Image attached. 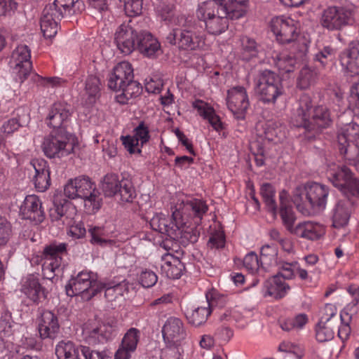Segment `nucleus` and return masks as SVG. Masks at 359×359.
Here are the masks:
<instances>
[{"mask_svg":"<svg viewBox=\"0 0 359 359\" xmlns=\"http://www.w3.org/2000/svg\"><path fill=\"white\" fill-rule=\"evenodd\" d=\"M353 20V11L343 6H332L324 9L321 13L320 23L329 30H341L351 25Z\"/></svg>","mask_w":359,"mask_h":359,"instance_id":"nucleus-13","label":"nucleus"},{"mask_svg":"<svg viewBox=\"0 0 359 359\" xmlns=\"http://www.w3.org/2000/svg\"><path fill=\"white\" fill-rule=\"evenodd\" d=\"M165 41L185 50H194L205 45L204 36L196 32L193 27L173 29L166 34Z\"/></svg>","mask_w":359,"mask_h":359,"instance_id":"nucleus-14","label":"nucleus"},{"mask_svg":"<svg viewBox=\"0 0 359 359\" xmlns=\"http://www.w3.org/2000/svg\"><path fill=\"white\" fill-rule=\"evenodd\" d=\"M67 132H52L44 138L42 149L47 157H64L70 154L80 155L79 145L69 141Z\"/></svg>","mask_w":359,"mask_h":359,"instance_id":"nucleus-10","label":"nucleus"},{"mask_svg":"<svg viewBox=\"0 0 359 359\" xmlns=\"http://www.w3.org/2000/svg\"><path fill=\"white\" fill-rule=\"evenodd\" d=\"M358 303L359 299H352V301L344 307L340 314V318L342 322L345 320V318L348 320H351L352 316L358 312Z\"/></svg>","mask_w":359,"mask_h":359,"instance_id":"nucleus-62","label":"nucleus"},{"mask_svg":"<svg viewBox=\"0 0 359 359\" xmlns=\"http://www.w3.org/2000/svg\"><path fill=\"white\" fill-rule=\"evenodd\" d=\"M340 63L351 76L359 74V41H351L339 56Z\"/></svg>","mask_w":359,"mask_h":359,"instance_id":"nucleus-23","label":"nucleus"},{"mask_svg":"<svg viewBox=\"0 0 359 359\" xmlns=\"http://www.w3.org/2000/svg\"><path fill=\"white\" fill-rule=\"evenodd\" d=\"M160 264L162 274L171 279L180 278L184 269L181 260L169 252L162 255Z\"/></svg>","mask_w":359,"mask_h":359,"instance_id":"nucleus-28","label":"nucleus"},{"mask_svg":"<svg viewBox=\"0 0 359 359\" xmlns=\"http://www.w3.org/2000/svg\"><path fill=\"white\" fill-rule=\"evenodd\" d=\"M334 332L329 323L319 322L316 330V337L319 342H325L333 339Z\"/></svg>","mask_w":359,"mask_h":359,"instance_id":"nucleus-52","label":"nucleus"},{"mask_svg":"<svg viewBox=\"0 0 359 359\" xmlns=\"http://www.w3.org/2000/svg\"><path fill=\"white\" fill-rule=\"evenodd\" d=\"M63 17V11H60L53 3L48 4L43 8L41 17V29L46 38L55 36L58 29V22Z\"/></svg>","mask_w":359,"mask_h":359,"instance_id":"nucleus-17","label":"nucleus"},{"mask_svg":"<svg viewBox=\"0 0 359 359\" xmlns=\"http://www.w3.org/2000/svg\"><path fill=\"white\" fill-rule=\"evenodd\" d=\"M100 187L106 197H116L122 202H132L136 194L131 179L114 173L104 175Z\"/></svg>","mask_w":359,"mask_h":359,"instance_id":"nucleus-8","label":"nucleus"},{"mask_svg":"<svg viewBox=\"0 0 359 359\" xmlns=\"http://www.w3.org/2000/svg\"><path fill=\"white\" fill-rule=\"evenodd\" d=\"M140 338V330L137 328L132 327L130 328L124 334L121 344L124 347L128 348L129 350L135 351Z\"/></svg>","mask_w":359,"mask_h":359,"instance_id":"nucleus-50","label":"nucleus"},{"mask_svg":"<svg viewBox=\"0 0 359 359\" xmlns=\"http://www.w3.org/2000/svg\"><path fill=\"white\" fill-rule=\"evenodd\" d=\"M328 166L332 184L347 198L355 197L359 201V181L349 168L332 163H330Z\"/></svg>","mask_w":359,"mask_h":359,"instance_id":"nucleus-11","label":"nucleus"},{"mask_svg":"<svg viewBox=\"0 0 359 359\" xmlns=\"http://www.w3.org/2000/svg\"><path fill=\"white\" fill-rule=\"evenodd\" d=\"M353 204L350 197L337 201L332 211V226L334 228H341L348 224Z\"/></svg>","mask_w":359,"mask_h":359,"instance_id":"nucleus-27","label":"nucleus"},{"mask_svg":"<svg viewBox=\"0 0 359 359\" xmlns=\"http://www.w3.org/2000/svg\"><path fill=\"white\" fill-rule=\"evenodd\" d=\"M243 57L245 60H250L252 57H256L258 53L257 44L256 41L247 36L241 39Z\"/></svg>","mask_w":359,"mask_h":359,"instance_id":"nucleus-47","label":"nucleus"},{"mask_svg":"<svg viewBox=\"0 0 359 359\" xmlns=\"http://www.w3.org/2000/svg\"><path fill=\"white\" fill-rule=\"evenodd\" d=\"M196 16L205 24L206 31L212 35H219L229 27V19L222 13V8L215 2H203L198 6Z\"/></svg>","mask_w":359,"mask_h":359,"instance_id":"nucleus-9","label":"nucleus"},{"mask_svg":"<svg viewBox=\"0 0 359 359\" xmlns=\"http://www.w3.org/2000/svg\"><path fill=\"white\" fill-rule=\"evenodd\" d=\"M347 99L350 109H359V81L352 86Z\"/></svg>","mask_w":359,"mask_h":359,"instance_id":"nucleus-63","label":"nucleus"},{"mask_svg":"<svg viewBox=\"0 0 359 359\" xmlns=\"http://www.w3.org/2000/svg\"><path fill=\"white\" fill-rule=\"evenodd\" d=\"M338 149L341 155L359 157V143L348 142L346 144H338Z\"/></svg>","mask_w":359,"mask_h":359,"instance_id":"nucleus-60","label":"nucleus"},{"mask_svg":"<svg viewBox=\"0 0 359 359\" xmlns=\"http://www.w3.org/2000/svg\"><path fill=\"white\" fill-rule=\"evenodd\" d=\"M164 342L170 351H175V359H181L182 346L185 344L187 331L182 320L176 317L168 318L162 328Z\"/></svg>","mask_w":359,"mask_h":359,"instance_id":"nucleus-12","label":"nucleus"},{"mask_svg":"<svg viewBox=\"0 0 359 359\" xmlns=\"http://www.w3.org/2000/svg\"><path fill=\"white\" fill-rule=\"evenodd\" d=\"M20 214L23 219L41 222L44 219L42 202L36 195H28L20 206Z\"/></svg>","mask_w":359,"mask_h":359,"instance_id":"nucleus-22","label":"nucleus"},{"mask_svg":"<svg viewBox=\"0 0 359 359\" xmlns=\"http://www.w3.org/2000/svg\"><path fill=\"white\" fill-rule=\"evenodd\" d=\"M264 137L277 144L285 138V128L275 122L269 121L264 127Z\"/></svg>","mask_w":359,"mask_h":359,"instance_id":"nucleus-38","label":"nucleus"},{"mask_svg":"<svg viewBox=\"0 0 359 359\" xmlns=\"http://www.w3.org/2000/svg\"><path fill=\"white\" fill-rule=\"evenodd\" d=\"M338 144L348 142L359 143V125L350 123L341 128L337 135Z\"/></svg>","mask_w":359,"mask_h":359,"instance_id":"nucleus-37","label":"nucleus"},{"mask_svg":"<svg viewBox=\"0 0 359 359\" xmlns=\"http://www.w3.org/2000/svg\"><path fill=\"white\" fill-rule=\"evenodd\" d=\"M170 209L171 219L163 213L154 215L150 220L151 229L183 243L196 242L197 234L189 218L196 219L195 224H198L208 211L205 203L180 194L173 198Z\"/></svg>","mask_w":359,"mask_h":359,"instance_id":"nucleus-1","label":"nucleus"},{"mask_svg":"<svg viewBox=\"0 0 359 359\" xmlns=\"http://www.w3.org/2000/svg\"><path fill=\"white\" fill-rule=\"evenodd\" d=\"M134 79L133 69L128 62L118 63L113 69L108 83V86L114 91L118 92Z\"/></svg>","mask_w":359,"mask_h":359,"instance_id":"nucleus-21","label":"nucleus"},{"mask_svg":"<svg viewBox=\"0 0 359 359\" xmlns=\"http://www.w3.org/2000/svg\"><path fill=\"white\" fill-rule=\"evenodd\" d=\"M13 236L11 223L4 217H0V250L7 245Z\"/></svg>","mask_w":359,"mask_h":359,"instance_id":"nucleus-51","label":"nucleus"},{"mask_svg":"<svg viewBox=\"0 0 359 359\" xmlns=\"http://www.w3.org/2000/svg\"><path fill=\"white\" fill-rule=\"evenodd\" d=\"M297 113L298 119L296 126L302 127L308 132L318 133L332 124L330 110L324 106H317L313 109L312 100L307 94L301 95Z\"/></svg>","mask_w":359,"mask_h":359,"instance_id":"nucleus-4","label":"nucleus"},{"mask_svg":"<svg viewBox=\"0 0 359 359\" xmlns=\"http://www.w3.org/2000/svg\"><path fill=\"white\" fill-rule=\"evenodd\" d=\"M266 294L276 299L284 297L290 290V285L280 276H273L264 283Z\"/></svg>","mask_w":359,"mask_h":359,"instance_id":"nucleus-31","label":"nucleus"},{"mask_svg":"<svg viewBox=\"0 0 359 359\" xmlns=\"http://www.w3.org/2000/svg\"><path fill=\"white\" fill-rule=\"evenodd\" d=\"M31 164L35 170L34 183L39 192H43L50 185L49 166L45 158H32Z\"/></svg>","mask_w":359,"mask_h":359,"instance_id":"nucleus-26","label":"nucleus"},{"mask_svg":"<svg viewBox=\"0 0 359 359\" xmlns=\"http://www.w3.org/2000/svg\"><path fill=\"white\" fill-rule=\"evenodd\" d=\"M225 243L224 233L222 230L218 229L210 231L207 246L211 250H219L224 247Z\"/></svg>","mask_w":359,"mask_h":359,"instance_id":"nucleus-49","label":"nucleus"},{"mask_svg":"<svg viewBox=\"0 0 359 359\" xmlns=\"http://www.w3.org/2000/svg\"><path fill=\"white\" fill-rule=\"evenodd\" d=\"M149 137L148 128L145 126L144 122H141L135 129V135L133 136H122L121 140L125 149L130 154H134L141 152L139 142H141V145L142 146L149 140Z\"/></svg>","mask_w":359,"mask_h":359,"instance_id":"nucleus-25","label":"nucleus"},{"mask_svg":"<svg viewBox=\"0 0 359 359\" xmlns=\"http://www.w3.org/2000/svg\"><path fill=\"white\" fill-rule=\"evenodd\" d=\"M50 217L53 221H61L64 225L67 226V233L73 239L85 236L86 230L84 224L76 221L77 210L70 201L65 199H55L54 207L50 211Z\"/></svg>","mask_w":359,"mask_h":359,"instance_id":"nucleus-6","label":"nucleus"},{"mask_svg":"<svg viewBox=\"0 0 359 359\" xmlns=\"http://www.w3.org/2000/svg\"><path fill=\"white\" fill-rule=\"evenodd\" d=\"M59 330L60 325L57 316L50 311H44L38 325L41 339H55Z\"/></svg>","mask_w":359,"mask_h":359,"instance_id":"nucleus-24","label":"nucleus"},{"mask_svg":"<svg viewBox=\"0 0 359 359\" xmlns=\"http://www.w3.org/2000/svg\"><path fill=\"white\" fill-rule=\"evenodd\" d=\"M12 324L11 317L8 313L1 316L0 320V328L1 329L0 331V352L5 348H8L10 344H12Z\"/></svg>","mask_w":359,"mask_h":359,"instance_id":"nucleus-35","label":"nucleus"},{"mask_svg":"<svg viewBox=\"0 0 359 359\" xmlns=\"http://www.w3.org/2000/svg\"><path fill=\"white\" fill-rule=\"evenodd\" d=\"M275 65L281 71L290 73L294 71L295 60L285 53H280L273 57Z\"/></svg>","mask_w":359,"mask_h":359,"instance_id":"nucleus-48","label":"nucleus"},{"mask_svg":"<svg viewBox=\"0 0 359 359\" xmlns=\"http://www.w3.org/2000/svg\"><path fill=\"white\" fill-rule=\"evenodd\" d=\"M282 83L281 78L274 72L264 69L259 72L255 83V91L262 90L267 87L280 85Z\"/></svg>","mask_w":359,"mask_h":359,"instance_id":"nucleus-36","label":"nucleus"},{"mask_svg":"<svg viewBox=\"0 0 359 359\" xmlns=\"http://www.w3.org/2000/svg\"><path fill=\"white\" fill-rule=\"evenodd\" d=\"M157 276L150 270L142 271L140 273L139 281L144 287H151L157 282Z\"/></svg>","mask_w":359,"mask_h":359,"instance_id":"nucleus-61","label":"nucleus"},{"mask_svg":"<svg viewBox=\"0 0 359 359\" xmlns=\"http://www.w3.org/2000/svg\"><path fill=\"white\" fill-rule=\"evenodd\" d=\"M17 7L18 4L14 0H0V17L10 15Z\"/></svg>","mask_w":359,"mask_h":359,"instance_id":"nucleus-64","label":"nucleus"},{"mask_svg":"<svg viewBox=\"0 0 359 359\" xmlns=\"http://www.w3.org/2000/svg\"><path fill=\"white\" fill-rule=\"evenodd\" d=\"M70 115L69 106L61 102L55 103L49 111L46 123L54 129L53 132H67L66 128Z\"/></svg>","mask_w":359,"mask_h":359,"instance_id":"nucleus-20","label":"nucleus"},{"mask_svg":"<svg viewBox=\"0 0 359 359\" xmlns=\"http://www.w3.org/2000/svg\"><path fill=\"white\" fill-rule=\"evenodd\" d=\"M55 354L58 359H80L79 349L71 341H61L55 347Z\"/></svg>","mask_w":359,"mask_h":359,"instance_id":"nucleus-40","label":"nucleus"},{"mask_svg":"<svg viewBox=\"0 0 359 359\" xmlns=\"http://www.w3.org/2000/svg\"><path fill=\"white\" fill-rule=\"evenodd\" d=\"M64 194L69 199H83L85 210L88 214L97 212L102 204L100 192L95 184L86 176L69 180L64 187Z\"/></svg>","mask_w":359,"mask_h":359,"instance_id":"nucleus-5","label":"nucleus"},{"mask_svg":"<svg viewBox=\"0 0 359 359\" xmlns=\"http://www.w3.org/2000/svg\"><path fill=\"white\" fill-rule=\"evenodd\" d=\"M269 248V245L264 246L261 250V258L259 259L258 255L253 252H249L247 254L243 259V266L244 267L251 273H254L257 272L260 266L262 264H266L268 259H269V265H273L276 263V253L273 251V254L272 255V259L269 258L266 255H265L264 251Z\"/></svg>","mask_w":359,"mask_h":359,"instance_id":"nucleus-29","label":"nucleus"},{"mask_svg":"<svg viewBox=\"0 0 359 359\" xmlns=\"http://www.w3.org/2000/svg\"><path fill=\"white\" fill-rule=\"evenodd\" d=\"M124 10L130 16H135L142 13L143 0H123Z\"/></svg>","mask_w":359,"mask_h":359,"instance_id":"nucleus-59","label":"nucleus"},{"mask_svg":"<svg viewBox=\"0 0 359 359\" xmlns=\"http://www.w3.org/2000/svg\"><path fill=\"white\" fill-rule=\"evenodd\" d=\"M260 194L268 210L276 215L277 212V206L274 199L276 191L273 186L269 183L262 184Z\"/></svg>","mask_w":359,"mask_h":359,"instance_id":"nucleus-43","label":"nucleus"},{"mask_svg":"<svg viewBox=\"0 0 359 359\" xmlns=\"http://www.w3.org/2000/svg\"><path fill=\"white\" fill-rule=\"evenodd\" d=\"M139 32L128 24H122L114 34V41L120 52L128 55L137 48Z\"/></svg>","mask_w":359,"mask_h":359,"instance_id":"nucleus-16","label":"nucleus"},{"mask_svg":"<svg viewBox=\"0 0 359 359\" xmlns=\"http://www.w3.org/2000/svg\"><path fill=\"white\" fill-rule=\"evenodd\" d=\"M104 285L97 280L91 271H83L69 280L65 287L66 293L69 297L81 295L83 300L88 301L102 291Z\"/></svg>","mask_w":359,"mask_h":359,"instance_id":"nucleus-7","label":"nucleus"},{"mask_svg":"<svg viewBox=\"0 0 359 359\" xmlns=\"http://www.w3.org/2000/svg\"><path fill=\"white\" fill-rule=\"evenodd\" d=\"M194 107L197 109L200 116L207 119L215 130L219 131L223 129V124L220 118L215 114L212 107L201 100L196 101L194 103Z\"/></svg>","mask_w":359,"mask_h":359,"instance_id":"nucleus-34","label":"nucleus"},{"mask_svg":"<svg viewBox=\"0 0 359 359\" xmlns=\"http://www.w3.org/2000/svg\"><path fill=\"white\" fill-rule=\"evenodd\" d=\"M104 287L102 290H104V296L109 302L115 301L118 297H122L126 290L125 285L122 283L116 284L114 285H110L102 283Z\"/></svg>","mask_w":359,"mask_h":359,"instance_id":"nucleus-53","label":"nucleus"},{"mask_svg":"<svg viewBox=\"0 0 359 359\" xmlns=\"http://www.w3.org/2000/svg\"><path fill=\"white\" fill-rule=\"evenodd\" d=\"M12 57L16 60V63L31 62V53L29 47L26 45H20L13 52Z\"/></svg>","mask_w":359,"mask_h":359,"instance_id":"nucleus-58","label":"nucleus"},{"mask_svg":"<svg viewBox=\"0 0 359 359\" xmlns=\"http://www.w3.org/2000/svg\"><path fill=\"white\" fill-rule=\"evenodd\" d=\"M278 266V273L276 276H280L283 279H292L294 277L296 269L297 267V262H280L277 264Z\"/></svg>","mask_w":359,"mask_h":359,"instance_id":"nucleus-56","label":"nucleus"},{"mask_svg":"<svg viewBox=\"0 0 359 359\" xmlns=\"http://www.w3.org/2000/svg\"><path fill=\"white\" fill-rule=\"evenodd\" d=\"M259 95L260 101L265 104H273L276 102L277 98L284 94V88L283 83L274 85L262 90L256 91Z\"/></svg>","mask_w":359,"mask_h":359,"instance_id":"nucleus-39","label":"nucleus"},{"mask_svg":"<svg viewBox=\"0 0 359 359\" xmlns=\"http://www.w3.org/2000/svg\"><path fill=\"white\" fill-rule=\"evenodd\" d=\"M334 60V50L325 47L315 55V60L320 62L323 67L332 65Z\"/></svg>","mask_w":359,"mask_h":359,"instance_id":"nucleus-55","label":"nucleus"},{"mask_svg":"<svg viewBox=\"0 0 359 359\" xmlns=\"http://www.w3.org/2000/svg\"><path fill=\"white\" fill-rule=\"evenodd\" d=\"M159 48L160 43L151 33L139 32L136 50L147 57H153Z\"/></svg>","mask_w":359,"mask_h":359,"instance_id":"nucleus-32","label":"nucleus"},{"mask_svg":"<svg viewBox=\"0 0 359 359\" xmlns=\"http://www.w3.org/2000/svg\"><path fill=\"white\" fill-rule=\"evenodd\" d=\"M279 199L280 217L288 231L297 237L309 241H317L324 236L326 232L325 226L319 222L305 221L298 223L293 227L295 217L288 198V194L283 190L279 194Z\"/></svg>","mask_w":359,"mask_h":359,"instance_id":"nucleus-3","label":"nucleus"},{"mask_svg":"<svg viewBox=\"0 0 359 359\" xmlns=\"http://www.w3.org/2000/svg\"><path fill=\"white\" fill-rule=\"evenodd\" d=\"M122 95L126 98L130 99L133 97L138 96L142 91V86L137 81H134V79H131V81L128 82L123 89Z\"/></svg>","mask_w":359,"mask_h":359,"instance_id":"nucleus-57","label":"nucleus"},{"mask_svg":"<svg viewBox=\"0 0 359 359\" xmlns=\"http://www.w3.org/2000/svg\"><path fill=\"white\" fill-rule=\"evenodd\" d=\"M227 94L226 104L229 110L236 118H244L250 104L245 88L236 86L229 89Z\"/></svg>","mask_w":359,"mask_h":359,"instance_id":"nucleus-18","label":"nucleus"},{"mask_svg":"<svg viewBox=\"0 0 359 359\" xmlns=\"http://www.w3.org/2000/svg\"><path fill=\"white\" fill-rule=\"evenodd\" d=\"M271 27L277 40L281 43H290L298 37L297 28L291 18L276 17L271 20Z\"/></svg>","mask_w":359,"mask_h":359,"instance_id":"nucleus-19","label":"nucleus"},{"mask_svg":"<svg viewBox=\"0 0 359 359\" xmlns=\"http://www.w3.org/2000/svg\"><path fill=\"white\" fill-rule=\"evenodd\" d=\"M329 189L326 186L310 182L295 189L292 201L300 212L309 215L325 209Z\"/></svg>","mask_w":359,"mask_h":359,"instance_id":"nucleus-2","label":"nucleus"},{"mask_svg":"<svg viewBox=\"0 0 359 359\" xmlns=\"http://www.w3.org/2000/svg\"><path fill=\"white\" fill-rule=\"evenodd\" d=\"M67 250L65 243H53L46 245L41 256V268L45 278L51 280L60 271L62 256Z\"/></svg>","mask_w":359,"mask_h":359,"instance_id":"nucleus-15","label":"nucleus"},{"mask_svg":"<svg viewBox=\"0 0 359 359\" xmlns=\"http://www.w3.org/2000/svg\"><path fill=\"white\" fill-rule=\"evenodd\" d=\"M211 311L205 306H198L186 312V318L189 324L194 326H200L207 320Z\"/></svg>","mask_w":359,"mask_h":359,"instance_id":"nucleus-42","label":"nucleus"},{"mask_svg":"<svg viewBox=\"0 0 359 359\" xmlns=\"http://www.w3.org/2000/svg\"><path fill=\"white\" fill-rule=\"evenodd\" d=\"M278 349L280 351L287 353L285 359H302L304 355V351L302 346L290 341H283L279 345Z\"/></svg>","mask_w":359,"mask_h":359,"instance_id":"nucleus-44","label":"nucleus"},{"mask_svg":"<svg viewBox=\"0 0 359 359\" xmlns=\"http://www.w3.org/2000/svg\"><path fill=\"white\" fill-rule=\"evenodd\" d=\"M247 0H244L242 2L240 1H232L227 2L225 5L222 6V13L225 14L228 19L235 20L239 19L244 16L246 13L245 4Z\"/></svg>","mask_w":359,"mask_h":359,"instance_id":"nucleus-41","label":"nucleus"},{"mask_svg":"<svg viewBox=\"0 0 359 359\" xmlns=\"http://www.w3.org/2000/svg\"><path fill=\"white\" fill-rule=\"evenodd\" d=\"M316 76V71L305 65L300 70L297 85L302 89H306L315 82Z\"/></svg>","mask_w":359,"mask_h":359,"instance_id":"nucleus-45","label":"nucleus"},{"mask_svg":"<svg viewBox=\"0 0 359 359\" xmlns=\"http://www.w3.org/2000/svg\"><path fill=\"white\" fill-rule=\"evenodd\" d=\"M89 233L91 236V243L100 245L111 244L113 241L109 238L108 232L103 227L93 226L90 228Z\"/></svg>","mask_w":359,"mask_h":359,"instance_id":"nucleus-46","label":"nucleus"},{"mask_svg":"<svg viewBox=\"0 0 359 359\" xmlns=\"http://www.w3.org/2000/svg\"><path fill=\"white\" fill-rule=\"evenodd\" d=\"M113 328L107 325L100 327L89 328L86 327L83 330V336L86 341L90 344L103 343L111 337Z\"/></svg>","mask_w":359,"mask_h":359,"instance_id":"nucleus-33","label":"nucleus"},{"mask_svg":"<svg viewBox=\"0 0 359 359\" xmlns=\"http://www.w3.org/2000/svg\"><path fill=\"white\" fill-rule=\"evenodd\" d=\"M100 81L97 76L94 75L88 76L85 90L90 98H95L100 95Z\"/></svg>","mask_w":359,"mask_h":359,"instance_id":"nucleus-54","label":"nucleus"},{"mask_svg":"<svg viewBox=\"0 0 359 359\" xmlns=\"http://www.w3.org/2000/svg\"><path fill=\"white\" fill-rule=\"evenodd\" d=\"M20 291L33 302H37L44 297L39 279L34 275H28L22 279Z\"/></svg>","mask_w":359,"mask_h":359,"instance_id":"nucleus-30","label":"nucleus"}]
</instances>
